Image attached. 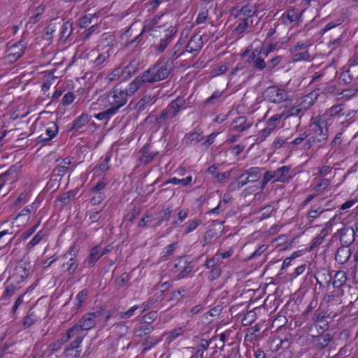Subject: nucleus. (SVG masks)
Returning <instances> with one entry per match:
<instances>
[{
    "label": "nucleus",
    "instance_id": "obj_32",
    "mask_svg": "<svg viewBox=\"0 0 358 358\" xmlns=\"http://www.w3.org/2000/svg\"><path fill=\"white\" fill-rule=\"evenodd\" d=\"M73 31V24L70 21H66L63 23L60 29V37L61 41H65L71 35Z\"/></svg>",
    "mask_w": 358,
    "mask_h": 358
},
{
    "label": "nucleus",
    "instance_id": "obj_21",
    "mask_svg": "<svg viewBox=\"0 0 358 358\" xmlns=\"http://www.w3.org/2000/svg\"><path fill=\"white\" fill-rule=\"evenodd\" d=\"M99 245L93 247L87 257L84 260L83 265L85 267H93L95 264L101 257V254L99 253Z\"/></svg>",
    "mask_w": 358,
    "mask_h": 358
},
{
    "label": "nucleus",
    "instance_id": "obj_8",
    "mask_svg": "<svg viewBox=\"0 0 358 358\" xmlns=\"http://www.w3.org/2000/svg\"><path fill=\"white\" fill-rule=\"evenodd\" d=\"M258 7L256 4L248 3L241 8L234 7L231 9V15L234 18H248L250 21V24H252V17L257 16Z\"/></svg>",
    "mask_w": 358,
    "mask_h": 358
},
{
    "label": "nucleus",
    "instance_id": "obj_48",
    "mask_svg": "<svg viewBox=\"0 0 358 358\" xmlns=\"http://www.w3.org/2000/svg\"><path fill=\"white\" fill-rule=\"evenodd\" d=\"M37 317L34 312H29L24 318L22 325L24 329L31 327L36 321Z\"/></svg>",
    "mask_w": 358,
    "mask_h": 358
},
{
    "label": "nucleus",
    "instance_id": "obj_7",
    "mask_svg": "<svg viewBox=\"0 0 358 358\" xmlns=\"http://www.w3.org/2000/svg\"><path fill=\"white\" fill-rule=\"evenodd\" d=\"M193 268L194 266L188 262L186 257H180L174 261L171 271L176 274L175 278L176 280H181L187 278Z\"/></svg>",
    "mask_w": 358,
    "mask_h": 358
},
{
    "label": "nucleus",
    "instance_id": "obj_52",
    "mask_svg": "<svg viewBox=\"0 0 358 358\" xmlns=\"http://www.w3.org/2000/svg\"><path fill=\"white\" fill-rule=\"evenodd\" d=\"M56 31V26L53 23L49 24L44 29L43 39L49 41L53 37L52 34Z\"/></svg>",
    "mask_w": 358,
    "mask_h": 358
},
{
    "label": "nucleus",
    "instance_id": "obj_1",
    "mask_svg": "<svg viewBox=\"0 0 358 358\" xmlns=\"http://www.w3.org/2000/svg\"><path fill=\"white\" fill-rule=\"evenodd\" d=\"M172 66L169 64L166 58L159 59L155 64L148 70L135 78L140 88L146 83H154L164 80L171 73Z\"/></svg>",
    "mask_w": 358,
    "mask_h": 358
},
{
    "label": "nucleus",
    "instance_id": "obj_34",
    "mask_svg": "<svg viewBox=\"0 0 358 358\" xmlns=\"http://www.w3.org/2000/svg\"><path fill=\"white\" fill-rule=\"evenodd\" d=\"M182 45V43H180V42H178L173 46L169 57L166 58V60H169V64L171 65V66H172L174 62L183 54V52L181 50Z\"/></svg>",
    "mask_w": 358,
    "mask_h": 358
},
{
    "label": "nucleus",
    "instance_id": "obj_16",
    "mask_svg": "<svg viewBox=\"0 0 358 358\" xmlns=\"http://www.w3.org/2000/svg\"><path fill=\"white\" fill-rule=\"evenodd\" d=\"M319 96V90H314L305 96H303V100L298 105L300 107L301 110L302 111V114L306 110L309 109L317 100Z\"/></svg>",
    "mask_w": 358,
    "mask_h": 358
},
{
    "label": "nucleus",
    "instance_id": "obj_23",
    "mask_svg": "<svg viewBox=\"0 0 358 358\" xmlns=\"http://www.w3.org/2000/svg\"><path fill=\"white\" fill-rule=\"evenodd\" d=\"M31 274V267L26 265L25 263L17 265L15 268L13 276L15 277L17 282H20L27 278Z\"/></svg>",
    "mask_w": 358,
    "mask_h": 358
},
{
    "label": "nucleus",
    "instance_id": "obj_47",
    "mask_svg": "<svg viewBox=\"0 0 358 358\" xmlns=\"http://www.w3.org/2000/svg\"><path fill=\"white\" fill-rule=\"evenodd\" d=\"M292 61L297 62L300 61H309L310 55L308 51H303L301 52H292Z\"/></svg>",
    "mask_w": 358,
    "mask_h": 358
},
{
    "label": "nucleus",
    "instance_id": "obj_46",
    "mask_svg": "<svg viewBox=\"0 0 358 358\" xmlns=\"http://www.w3.org/2000/svg\"><path fill=\"white\" fill-rule=\"evenodd\" d=\"M282 113L285 116V120H286L290 117H298L299 116V120L301 118V113H302V111L301 110L300 107H299V106L297 105L296 106H292L286 110H284Z\"/></svg>",
    "mask_w": 358,
    "mask_h": 358
},
{
    "label": "nucleus",
    "instance_id": "obj_20",
    "mask_svg": "<svg viewBox=\"0 0 358 358\" xmlns=\"http://www.w3.org/2000/svg\"><path fill=\"white\" fill-rule=\"evenodd\" d=\"M302 13H298L294 8H289L285 12L281 17V22L284 24H288L292 22H299Z\"/></svg>",
    "mask_w": 358,
    "mask_h": 358
},
{
    "label": "nucleus",
    "instance_id": "obj_18",
    "mask_svg": "<svg viewBox=\"0 0 358 358\" xmlns=\"http://www.w3.org/2000/svg\"><path fill=\"white\" fill-rule=\"evenodd\" d=\"M150 144L146 143L138 152L139 162L143 164L150 163L155 156L158 155L157 152H149Z\"/></svg>",
    "mask_w": 358,
    "mask_h": 358
},
{
    "label": "nucleus",
    "instance_id": "obj_60",
    "mask_svg": "<svg viewBox=\"0 0 358 358\" xmlns=\"http://www.w3.org/2000/svg\"><path fill=\"white\" fill-rule=\"evenodd\" d=\"M90 194H93L90 200V203L93 206L99 204L104 199V196L101 192H90Z\"/></svg>",
    "mask_w": 358,
    "mask_h": 358
},
{
    "label": "nucleus",
    "instance_id": "obj_50",
    "mask_svg": "<svg viewBox=\"0 0 358 358\" xmlns=\"http://www.w3.org/2000/svg\"><path fill=\"white\" fill-rule=\"evenodd\" d=\"M329 210L324 209L320 206H312L311 209L308 211L307 216L309 219H315L318 217L322 213Z\"/></svg>",
    "mask_w": 358,
    "mask_h": 358
},
{
    "label": "nucleus",
    "instance_id": "obj_62",
    "mask_svg": "<svg viewBox=\"0 0 358 358\" xmlns=\"http://www.w3.org/2000/svg\"><path fill=\"white\" fill-rule=\"evenodd\" d=\"M177 243H173L171 244L168 245L166 247L165 251L164 252V255H162V258L166 259L172 255L176 248Z\"/></svg>",
    "mask_w": 358,
    "mask_h": 358
},
{
    "label": "nucleus",
    "instance_id": "obj_24",
    "mask_svg": "<svg viewBox=\"0 0 358 358\" xmlns=\"http://www.w3.org/2000/svg\"><path fill=\"white\" fill-rule=\"evenodd\" d=\"M351 256V250L350 248L341 245L337 249L335 255L336 261L341 264H343L349 259Z\"/></svg>",
    "mask_w": 358,
    "mask_h": 358
},
{
    "label": "nucleus",
    "instance_id": "obj_4",
    "mask_svg": "<svg viewBox=\"0 0 358 358\" xmlns=\"http://www.w3.org/2000/svg\"><path fill=\"white\" fill-rule=\"evenodd\" d=\"M185 100L178 96L173 100L159 115H156L155 124L162 126L175 117L181 110L185 108Z\"/></svg>",
    "mask_w": 358,
    "mask_h": 358
},
{
    "label": "nucleus",
    "instance_id": "obj_42",
    "mask_svg": "<svg viewBox=\"0 0 358 358\" xmlns=\"http://www.w3.org/2000/svg\"><path fill=\"white\" fill-rule=\"evenodd\" d=\"M248 176L251 182H255L259 180L261 177V171L259 167H251L244 173Z\"/></svg>",
    "mask_w": 358,
    "mask_h": 358
},
{
    "label": "nucleus",
    "instance_id": "obj_44",
    "mask_svg": "<svg viewBox=\"0 0 358 358\" xmlns=\"http://www.w3.org/2000/svg\"><path fill=\"white\" fill-rule=\"evenodd\" d=\"M108 55H106L105 53L103 54H99L98 57L95 59L94 61V67L96 70L101 69L103 66H106V64L108 63Z\"/></svg>",
    "mask_w": 358,
    "mask_h": 358
},
{
    "label": "nucleus",
    "instance_id": "obj_51",
    "mask_svg": "<svg viewBox=\"0 0 358 358\" xmlns=\"http://www.w3.org/2000/svg\"><path fill=\"white\" fill-rule=\"evenodd\" d=\"M79 252V248L78 245H73L71 246V248L69 249V250L64 253L61 257L62 259H68V258H73V259H77V256Z\"/></svg>",
    "mask_w": 358,
    "mask_h": 358
},
{
    "label": "nucleus",
    "instance_id": "obj_14",
    "mask_svg": "<svg viewBox=\"0 0 358 358\" xmlns=\"http://www.w3.org/2000/svg\"><path fill=\"white\" fill-rule=\"evenodd\" d=\"M252 122L248 121L245 116H239L234 120L231 124V128L233 131L243 132L251 127Z\"/></svg>",
    "mask_w": 358,
    "mask_h": 358
},
{
    "label": "nucleus",
    "instance_id": "obj_22",
    "mask_svg": "<svg viewBox=\"0 0 358 358\" xmlns=\"http://www.w3.org/2000/svg\"><path fill=\"white\" fill-rule=\"evenodd\" d=\"M57 166L53 169L52 173L55 176H63L69 170V165L71 164V159L69 157H66L62 160L57 159Z\"/></svg>",
    "mask_w": 358,
    "mask_h": 358
},
{
    "label": "nucleus",
    "instance_id": "obj_25",
    "mask_svg": "<svg viewBox=\"0 0 358 358\" xmlns=\"http://www.w3.org/2000/svg\"><path fill=\"white\" fill-rule=\"evenodd\" d=\"M110 158L111 156L110 155H106L105 157H101L99 164H97L93 169L94 173L99 176L106 173L110 168L109 162L110 161Z\"/></svg>",
    "mask_w": 358,
    "mask_h": 358
},
{
    "label": "nucleus",
    "instance_id": "obj_45",
    "mask_svg": "<svg viewBox=\"0 0 358 358\" xmlns=\"http://www.w3.org/2000/svg\"><path fill=\"white\" fill-rule=\"evenodd\" d=\"M117 112L112 108L94 115V117L99 120H109Z\"/></svg>",
    "mask_w": 358,
    "mask_h": 358
},
{
    "label": "nucleus",
    "instance_id": "obj_63",
    "mask_svg": "<svg viewBox=\"0 0 358 358\" xmlns=\"http://www.w3.org/2000/svg\"><path fill=\"white\" fill-rule=\"evenodd\" d=\"M308 136H309L308 133L303 132V133L299 135V136H298L297 138L294 139L292 141L289 142V144L290 145H292L293 147L299 145L301 144V143L303 141H304Z\"/></svg>",
    "mask_w": 358,
    "mask_h": 358
},
{
    "label": "nucleus",
    "instance_id": "obj_29",
    "mask_svg": "<svg viewBox=\"0 0 358 358\" xmlns=\"http://www.w3.org/2000/svg\"><path fill=\"white\" fill-rule=\"evenodd\" d=\"M202 47V38L199 37L196 38V36H193L189 41L187 46L186 51L191 53H198Z\"/></svg>",
    "mask_w": 358,
    "mask_h": 358
},
{
    "label": "nucleus",
    "instance_id": "obj_11",
    "mask_svg": "<svg viewBox=\"0 0 358 358\" xmlns=\"http://www.w3.org/2000/svg\"><path fill=\"white\" fill-rule=\"evenodd\" d=\"M259 48H255L248 58V62L252 64V67L257 71H266V62L262 55H259Z\"/></svg>",
    "mask_w": 358,
    "mask_h": 358
},
{
    "label": "nucleus",
    "instance_id": "obj_39",
    "mask_svg": "<svg viewBox=\"0 0 358 358\" xmlns=\"http://www.w3.org/2000/svg\"><path fill=\"white\" fill-rule=\"evenodd\" d=\"M155 96L145 95L137 103V108L139 111L143 110L147 106H151L155 102Z\"/></svg>",
    "mask_w": 358,
    "mask_h": 358
},
{
    "label": "nucleus",
    "instance_id": "obj_55",
    "mask_svg": "<svg viewBox=\"0 0 358 358\" xmlns=\"http://www.w3.org/2000/svg\"><path fill=\"white\" fill-rule=\"evenodd\" d=\"M282 57L281 56H276L268 60L266 62V71H272L275 66H277L282 61Z\"/></svg>",
    "mask_w": 358,
    "mask_h": 358
},
{
    "label": "nucleus",
    "instance_id": "obj_53",
    "mask_svg": "<svg viewBox=\"0 0 358 358\" xmlns=\"http://www.w3.org/2000/svg\"><path fill=\"white\" fill-rule=\"evenodd\" d=\"M83 337L77 336L74 341L71 342L64 349V350H67V352L69 351H72V350L80 349V345L83 342Z\"/></svg>",
    "mask_w": 358,
    "mask_h": 358
},
{
    "label": "nucleus",
    "instance_id": "obj_59",
    "mask_svg": "<svg viewBox=\"0 0 358 358\" xmlns=\"http://www.w3.org/2000/svg\"><path fill=\"white\" fill-rule=\"evenodd\" d=\"M271 133L266 127L260 130L256 136L255 142L256 143H260L263 142Z\"/></svg>",
    "mask_w": 358,
    "mask_h": 358
},
{
    "label": "nucleus",
    "instance_id": "obj_10",
    "mask_svg": "<svg viewBox=\"0 0 358 358\" xmlns=\"http://www.w3.org/2000/svg\"><path fill=\"white\" fill-rule=\"evenodd\" d=\"M165 31L164 36L160 39L159 43L152 45L157 54L162 53L166 50L169 44L173 40L176 34V30L172 26L169 27Z\"/></svg>",
    "mask_w": 358,
    "mask_h": 358
},
{
    "label": "nucleus",
    "instance_id": "obj_49",
    "mask_svg": "<svg viewBox=\"0 0 358 358\" xmlns=\"http://www.w3.org/2000/svg\"><path fill=\"white\" fill-rule=\"evenodd\" d=\"M138 63L136 61L133 60L127 66L122 68L126 78L130 77L131 75L136 73L138 71Z\"/></svg>",
    "mask_w": 358,
    "mask_h": 358
},
{
    "label": "nucleus",
    "instance_id": "obj_43",
    "mask_svg": "<svg viewBox=\"0 0 358 358\" xmlns=\"http://www.w3.org/2000/svg\"><path fill=\"white\" fill-rule=\"evenodd\" d=\"M210 345L209 341L202 339L201 343L198 345L196 348V350L194 355L192 356L193 358H203V354L206 350L208 348Z\"/></svg>",
    "mask_w": 358,
    "mask_h": 358
},
{
    "label": "nucleus",
    "instance_id": "obj_54",
    "mask_svg": "<svg viewBox=\"0 0 358 358\" xmlns=\"http://www.w3.org/2000/svg\"><path fill=\"white\" fill-rule=\"evenodd\" d=\"M192 180V176H187L182 179H178L176 177L172 178L169 180V182L173 185H182V186H187L191 183Z\"/></svg>",
    "mask_w": 358,
    "mask_h": 358
},
{
    "label": "nucleus",
    "instance_id": "obj_33",
    "mask_svg": "<svg viewBox=\"0 0 358 358\" xmlns=\"http://www.w3.org/2000/svg\"><path fill=\"white\" fill-rule=\"evenodd\" d=\"M67 261L63 262L62 266L66 267V271L69 275H73L78 268L79 261L78 259L68 258Z\"/></svg>",
    "mask_w": 358,
    "mask_h": 358
},
{
    "label": "nucleus",
    "instance_id": "obj_17",
    "mask_svg": "<svg viewBox=\"0 0 358 358\" xmlns=\"http://www.w3.org/2000/svg\"><path fill=\"white\" fill-rule=\"evenodd\" d=\"M26 48L27 43L23 40L19 41L10 46L8 57L14 61L17 60L24 55Z\"/></svg>",
    "mask_w": 358,
    "mask_h": 358
},
{
    "label": "nucleus",
    "instance_id": "obj_35",
    "mask_svg": "<svg viewBox=\"0 0 358 358\" xmlns=\"http://www.w3.org/2000/svg\"><path fill=\"white\" fill-rule=\"evenodd\" d=\"M162 341V337L150 336L145 338L143 343V351H148Z\"/></svg>",
    "mask_w": 358,
    "mask_h": 358
},
{
    "label": "nucleus",
    "instance_id": "obj_58",
    "mask_svg": "<svg viewBox=\"0 0 358 358\" xmlns=\"http://www.w3.org/2000/svg\"><path fill=\"white\" fill-rule=\"evenodd\" d=\"M43 234L42 231H38V233L34 236V238L27 243V247L28 249H31L36 245H38L42 240Z\"/></svg>",
    "mask_w": 358,
    "mask_h": 358
},
{
    "label": "nucleus",
    "instance_id": "obj_61",
    "mask_svg": "<svg viewBox=\"0 0 358 358\" xmlns=\"http://www.w3.org/2000/svg\"><path fill=\"white\" fill-rule=\"evenodd\" d=\"M220 262V256L217 255V254L213 257L211 259L207 260L206 262V267L208 269L210 268L217 267V264Z\"/></svg>",
    "mask_w": 358,
    "mask_h": 358
},
{
    "label": "nucleus",
    "instance_id": "obj_3",
    "mask_svg": "<svg viewBox=\"0 0 358 358\" xmlns=\"http://www.w3.org/2000/svg\"><path fill=\"white\" fill-rule=\"evenodd\" d=\"M101 311H94L84 314L78 322L68 330L66 341L78 335L81 331H89L95 327L96 319L101 316Z\"/></svg>",
    "mask_w": 358,
    "mask_h": 358
},
{
    "label": "nucleus",
    "instance_id": "obj_56",
    "mask_svg": "<svg viewBox=\"0 0 358 358\" xmlns=\"http://www.w3.org/2000/svg\"><path fill=\"white\" fill-rule=\"evenodd\" d=\"M172 213V210L170 207L166 209L162 210L158 213V223L160 224L163 221L168 220Z\"/></svg>",
    "mask_w": 358,
    "mask_h": 358
},
{
    "label": "nucleus",
    "instance_id": "obj_41",
    "mask_svg": "<svg viewBox=\"0 0 358 358\" xmlns=\"http://www.w3.org/2000/svg\"><path fill=\"white\" fill-rule=\"evenodd\" d=\"M347 277L345 273L342 271H337L334 275L332 285L334 287L339 288L346 282Z\"/></svg>",
    "mask_w": 358,
    "mask_h": 358
},
{
    "label": "nucleus",
    "instance_id": "obj_28",
    "mask_svg": "<svg viewBox=\"0 0 358 358\" xmlns=\"http://www.w3.org/2000/svg\"><path fill=\"white\" fill-rule=\"evenodd\" d=\"M90 120V118L87 114L82 113L72 122L71 127L69 130H78L83 128L89 122Z\"/></svg>",
    "mask_w": 358,
    "mask_h": 358
},
{
    "label": "nucleus",
    "instance_id": "obj_31",
    "mask_svg": "<svg viewBox=\"0 0 358 358\" xmlns=\"http://www.w3.org/2000/svg\"><path fill=\"white\" fill-rule=\"evenodd\" d=\"M334 340L331 334L327 333L321 334L316 338V348L322 350L327 347Z\"/></svg>",
    "mask_w": 358,
    "mask_h": 358
},
{
    "label": "nucleus",
    "instance_id": "obj_40",
    "mask_svg": "<svg viewBox=\"0 0 358 358\" xmlns=\"http://www.w3.org/2000/svg\"><path fill=\"white\" fill-rule=\"evenodd\" d=\"M123 78L122 80L127 79L124 70L121 67L115 68L110 73H108L107 78L109 81L113 82Z\"/></svg>",
    "mask_w": 358,
    "mask_h": 358
},
{
    "label": "nucleus",
    "instance_id": "obj_6",
    "mask_svg": "<svg viewBox=\"0 0 358 358\" xmlns=\"http://www.w3.org/2000/svg\"><path fill=\"white\" fill-rule=\"evenodd\" d=\"M262 94L264 99L270 103H281L292 101L288 92L276 85L266 87Z\"/></svg>",
    "mask_w": 358,
    "mask_h": 358
},
{
    "label": "nucleus",
    "instance_id": "obj_27",
    "mask_svg": "<svg viewBox=\"0 0 358 358\" xmlns=\"http://www.w3.org/2000/svg\"><path fill=\"white\" fill-rule=\"evenodd\" d=\"M335 220V216L331 218V220L326 224V226L321 231L320 234L317 235L313 241V244L311 248L317 247L322 244L326 236H327L329 233L331 227V221Z\"/></svg>",
    "mask_w": 358,
    "mask_h": 358
},
{
    "label": "nucleus",
    "instance_id": "obj_9",
    "mask_svg": "<svg viewBox=\"0 0 358 358\" xmlns=\"http://www.w3.org/2000/svg\"><path fill=\"white\" fill-rule=\"evenodd\" d=\"M320 115L329 124H331L335 120H340L343 116H348L349 113H346V112L344 111L343 105L338 104L331 106L327 110L324 114Z\"/></svg>",
    "mask_w": 358,
    "mask_h": 358
},
{
    "label": "nucleus",
    "instance_id": "obj_37",
    "mask_svg": "<svg viewBox=\"0 0 358 358\" xmlns=\"http://www.w3.org/2000/svg\"><path fill=\"white\" fill-rule=\"evenodd\" d=\"M88 294V291L84 289L79 292L76 296V303L73 308V310L77 311L83 306V303L86 301Z\"/></svg>",
    "mask_w": 358,
    "mask_h": 358
},
{
    "label": "nucleus",
    "instance_id": "obj_64",
    "mask_svg": "<svg viewBox=\"0 0 358 358\" xmlns=\"http://www.w3.org/2000/svg\"><path fill=\"white\" fill-rule=\"evenodd\" d=\"M140 308L139 306H134L131 308H129L128 310L125 312H121L120 313V317L122 319H128L132 317L134 314V312L138 310Z\"/></svg>",
    "mask_w": 358,
    "mask_h": 358
},
{
    "label": "nucleus",
    "instance_id": "obj_19",
    "mask_svg": "<svg viewBox=\"0 0 358 358\" xmlns=\"http://www.w3.org/2000/svg\"><path fill=\"white\" fill-rule=\"evenodd\" d=\"M203 138V131L198 129L186 134L183 138V143L188 146L195 145Z\"/></svg>",
    "mask_w": 358,
    "mask_h": 358
},
{
    "label": "nucleus",
    "instance_id": "obj_38",
    "mask_svg": "<svg viewBox=\"0 0 358 358\" xmlns=\"http://www.w3.org/2000/svg\"><path fill=\"white\" fill-rule=\"evenodd\" d=\"M162 16V15H157L152 20L146 22L143 27V32L155 31L156 28L161 27V25L157 26V24L159 23V21L161 19Z\"/></svg>",
    "mask_w": 358,
    "mask_h": 358
},
{
    "label": "nucleus",
    "instance_id": "obj_13",
    "mask_svg": "<svg viewBox=\"0 0 358 358\" xmlns=\"http://www.w3.org/2000/svg\"><path fill=\"white\" fill-rule=\"evenodd\" d=\"M341 245L349 248L355 240L354 231L352 227H343L338 231Z\"/></svg>",
    "mask_w": 358,
    "mask_h": 358
},
{
    "label": "nucleus",
    "instance_id": "obj_5",
    "mask_svg": "<svg viewBox=\"0 0 358 358\" xmlns=\"http://www.w3.org/2000/svg\"><path fill=\"white\" fill-rule=\"evenodd\" d=\"M330 124L320 115L313 117L308 124L309 136L315 137L319 143H322L328 139V126Z\"/></svg>",
    "mask_w": 358,
    "mask_h": 358
},
{
    "label": "nucleus",
    "instance_id": "obj_36",
    "mask_svg": "<svg viewBox=\"0 0 358 358\" xmlns=\"http://www.w3.org/2000/svg\"><path fill=\"white\" fill-rule=\"evenodd\" d=\"M186 329L184 327H178L173 329H172L171 331L167 333V338L166 341L169 343H171L174 340L178 338V337L183 335V334L185 332Z\"/></svg>",
    "mask_w": 358,
    "mask_h": 358
},
{
    "label": "nucleus",
    "instance_id": "obj_2",
    "mask_svg": "<svg viewBox=\"0 0 358 358\" xmlns=\"http://www.w3.org/2000/svg\"><path fill=\"white\" fill-rule=\"evenodd\" d=\"M140 89L135 79L129 85L122 89L120 85H116L112 91L108 93L105 97L108 106L116 112L124 106L129 96H133Z\"/></svg>",
    "mask_w": 358,
    "mask_h": 358
},
{
    "label": "nucleus",
    "instance_id": "obj_26",
    "mask_svg": "<svg viewBox=\"0 0 358 358\" xmlns=\"http://www.w3.org/2000/svg\"><path fill=\"white\" fill-rule=\"evenodd\" d=\"M155 327L152 324H146L142 322L138 323L134 328V334L136 337H143L150 334Z\"/></svg>",
    "mask_w": 358,
    "mask_h": 358
},
{
    "label": "nucleus",
    "instance_id": "obj_15",
    "mask_svg": "<svg viewBox=\"0 0 358 358\" xmlns=\"http://www.w3.org/2000/svg\"><path fill=\"white\" fill-rule=\"evenodd\" d=\"M291 166H282L277 169L275 171L276 178L275 179L273 182H289L292 178V176L291 175Z\"/></svg>",
    "mask_w": 358,
    "mask_h": 358
},
{
    "label": "nucleus",
    "instance_id": "obj_57",
    "mask_svg": "<svg viewBox=\"0 0 358 358\" xmlns=\"http://www.w3.org/2000/svg\"><path fill=\"white\" fill-rule=\"evenodd\" d=\"M157 311H150L143 317L142 322L146 324H152V322L157 319Z\"/></svg>",
    "mask_w": 358,
    "mask_h": 358
},
{
    "label": "nucleus",
    "instance_id": "obj_12",
    "mask_svg": "<svg viewBox=\"0 0 358 358\" xmlns=\"http://www.w3.org/2000/svg\"><path fill=\"white\" fill-rule=\"evenodd\" d=\"M59 127L55 122H50L45 129V134L40 135L37 138L38 144H45L52 139L58 133Z\"/></svg>",
    "mask_w": 358,
    "mask_h": 358
},
{
    "label": "nucleus",
    "instance_id": "obj_30",
    "mask_svg": "<svg viewBox=\"0 0 358 358\" xmlns=\"http://www.w3.org/2000/svg\"><path fill=\"white\" fill-rule=\"evenodd\" d=\"M240 22L236 28L233 30V35L235 36L240 38L243 36V34L246 31L247 29L249 27L250 24V21L248 20V18H238Z\"/></svg>",
    "mask_w": 358,
    "mask_h": 358
}]
</instances>
